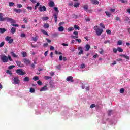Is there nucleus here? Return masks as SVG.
Masks as SVG:
<instances>
[{
  "label": "nucleus",
  "mask_w": 130,
  "mask_h": 130,
  "mask_svg": "<svg viewBox=\"0 0 130 130\" xmlns=\"http://www.w3.org/2000/svg\"><path fill=\"white\" fill-rule=\"evenodd\" d=\"M1 59L3 61V62H8L9 60L10 61H13V59H12V57L11 56L8 55L7 57L5 55H2L1 56Z\"/></svg>",
  "instance_id": "f257e3e1"
},
{
  "label": "nucleus",
  "mask_w": 130,
  "mask_h": 130,
  "mask_svg": "<svg viewBox=\"0 0 130 130\" xmlns=\"http://www.w3.org/2000/svg\"><path fill=\"white\" fill-rule=\"evenodd\" d=\"M16 72L19 76H24V75H26V72H23V69H17Z\"/></svg>",
  "instance_id": "f03ea898"
},
{
  "label": "nucleus",
  "mask_w": 130,
  "mask_h": 130,
  "mask_svg": "<svg viewBox=\"0 0 130 130\" xmlns=\"http://www.w3.org/2000/svg\"><path fill=\"white\" fill-rule=\"evenodd\" d=\"M5 21H7L8 23H11V24H15L16 21L12 18H10L8 17H5Z\"/></svg>",
  "instance_id": "7ed1b4c3"
},
{
  "label": "nucleus",
  "mask_w": 130,
  "mask_h": 130,
  "mask_svg": "<svg viewBox=\"0 0 130 130\" xmlns=\"http://www.w3.org/2000/svg\"><path fill=\"white\" fill-rule=\"evenodd\" d=\"M11 37H9V36H7L5 38L6 40H7L8 42V43L11 44V43H13V42H14V39H11Z\"/></svg>",
  "instance_id": "20e7f679"
},
{
  "label": "nucleus",
  "mask_w": 130,
  "mask_h": 130,
  "mask_svg": "<svg viewBox=\"0 0 130 130\" xmlns=\"http://www.w3.org/2000/svg\"><path fill=\"white\" fill-rule=\"evenodd\" d=\"M39 11H40V12H43V11L45 12V11H46V7L45 6L40 5Z\"/></svg>",
  "instance_id": "39448f33"
},
{
  "label": "nucleus",
  "mask_w": 130,
  "mask_h": 130,
  "mask_svg": "<svg viewBox=\"0 0 130 130\" xmlns=\"http://www.w3.org/2000/svg\"><path fill=\"white\" fill-rule=\"evenodd\" d=\"M103 32V29H100V28H97V30L96 31V33L98 36H100V35L102 34Z\"/></svg>",
  "instance_id": "423d86ee"
},
{
  "label": "nucleus",
  "mask_w": 130,
  "mask_h": 130,
  "mask_svg": "<svg viewBox=\"0 0 130 130\" xmlns=\"http://www.w3.org/2000/svg\"><path fill=\"white\" fill-rule=\"evenodd\" d=\"M66 81H67V82H71V83H74V79L73 78V76H69L67 77Z\"/></svg>",
  "instance_id": "0eeeda50"
},
{
  "label": "nucleus",
  "mask_w": 130,
  "mask_h": 130,
  "mask_svg": "<svg viewBox=\"0 0 130 130\" xmlns=\"http://www.w3.org/2000/svg\"><path fill=\"white\" fill-rule=\"evenodd\" d=\"M13 81L14 84H20V79L18 77H16L14 78Z\"/></svg>",
  "instance_id": "6e6552de"
},
{
  "label": "nucleus",
  "mask_w": 130,
  "mask_h": 130,
  "mask_svg": "<svg viewBox=\"0 0 130 130\" xmlns=\"http://www.w3.org/2000/svg\"><path fill=\"white\" fill-rule=\"evenodd\" d=\"M48 5L50 8H53V7L55 6V4L54 3V2H53V1H50L48 3Z\"/></svg>",
  "instance_id": "1a4fd4ad"
},
{
  "label": "nucleus",
  "mask_w": 130,
  "mask_h": 130,
  "mask_svg": "<svg viewBox=\"0 0 130 130\" xmlns=\"http://www.w3.org/2000/svg\"><path fill=\"white\" fill-rule=\"evenodd\" d=\"M48 88H47V84H46L44 87H42L40 91V92H43L44 91H47Z\"/></svg>",
  "instance_id": "9d476101"
},
{
  "label": "nucleus",
  "mask_w": 130,
  "mask_h": 130,
  "mask_svg": "<svg viewBox=\"0 0 130 130\" xmlns=\"http://www.w3.org/2000/svg\"><path fill=\"white\" fill-rule=\"evenodd\" d=\"M16 63L18 67H19L20 68H24V65L22 62H21V61H16Z\"/></svg>",
  "instance_id": "9b49d317"
},
{
  "label": "nucleus",
  "mask_w": 130,
  "mask_h": 130,
  "mask_svg": "<svg viewBox=\"0 0 130 130\" xmlns=\"http://www.w3.org/2000/svg\"><path fill=\"white\" fill-rule=\"evenodd\" d=\"M6 17H4V14L0 13V22H4Z\"/></svg>",
  "instance_id": "f8f14e48"
},
{
  "label": "nucleus",
  "mask_w": 130,
  "mask_h": 130,
  "mask_svg": "<svg viewBox=\"0 0 130 130\" xmlns=\"http://www.w3.org/2000/svg\"><path fill=\"white\" fill-rule=\"evenodd\" d=\"M23 61L24 63L26 64V66H28V64H30V63H31V61H30V60L29 59H24Z\"/></svg>",
  "instance_id": "ddd939ff"
},
{
  "label": "nucleus",
  "mask_w": 130,
  "mask_h": 130,
  "mask_svg": "<svg viewBox=\"0 0 130 130\" xmlns=\"http://www.w3.org/2000/svg\"><path fill=\"white\" fill-rule=\"evenodd\" d=\"M119 56H120L121 57H123L124 58H125L126 59H129V57L126 55L125 54H120L119 55Z\"/></svg>",
  "instance_id": "4468645a"
},
{
  "label": "nucleus",
  "mask_w": 130,
  "mask_h": 130,
  "mask_svg": "<svg viewBox=\"0 0 130 130\" xmlns=\"http://www.w3.org/2000/svg\"><path fill=\"white\" fill-rule=\"evenodd\" d=\"M14 12H16V13H22V9H17V8H14L13 9Z\"/></svg>",
  "instance_id": "2eb2a0df"
},
{
  "label": "nucleus",
  "mask_w": 130,
  "mask_h": 130,
  "mask_svg": "<svg viewBox=\"0 0 130 130\" xmlns=\"http://www.w3.org/2000/svg\"><path fill=\"white\" fill-rule=\"evenodd\" d=\"M91 3L93 5H99V1L98 0H91Z\"/></svg>",
  "instance_id": "dca6fc26"
},
{
  "label": "nucleus",
  "mask_w": 130,
  "mask_h": 130,
  "mask_svg": "<svg viewBox=\"0 0 130 130\" xmlns=\"http://www.w3.org/2000/svg\"><path fill=\"white\" fill-rule=\"evenodd\" d=\"M86 51H89L90 50V48H91V46L89 44H86L85 45Z\"/></svg>",
  "instance_id": "f3484780"
},
{
  "label": "nucleus",
  "mask_w": 130,
  "mask_h": 130,
  "mask_svg": "<svg viewBox=\"0 0 130 130\" xmlns=\"http://www.w3.org/2000/svg\"><path fill=\"white\" fill-rule=\"evenodd\" d=\"M10 32L12 34H14L15 33H16V28L15 27H12L11 28V29L10 30Z\"/></svg>",
  "instance_id": "a211bd4d"
},
{
  "label": "nucleus",
  "mask_w": 130,
  "mask_h": 130,
  "mask_svg": "<svg viewBox=\"0 0 130 130\" xmlns=\"http://www.w3.org/2000/svg\"><path fill=\"white\" fill-rule=\"evenodd\" d=\"M11 54L12 56H13V57H15V58H18V57H19V56L15 54V53H14L13 52H11Z\"/></svg>",
  "instance_id": "6ab92c4d"
},
{
  "label": "nucleus",
  "mask_w": 130,
  "mask_h": 130,
  "mask_svg": "<svg viewBox=\"0 0 130 130\" xmlns=\"http://www.w3.org/2000/svg\"><path fill=\"white\" fill-rule=\"evenodd\" d=\"M7 32V29L4 28H0V33L3 34Z\"/></svg>",
  "instance_id": "aec40b11"
},
{
  "label": "nucleus",
  "mask_w": 130,
  "mask_h": 130,
  "mask_svg": "<svg viewBox=\"0 0 130 130\" xmlns=\"http://www.w3.org/2000/svg\"><path fill=\"white\" fill-rule=\"evenodd\" d=\"M80 6V3L79 2H75L74 5V7L75 8H79V6Z\"/></svg>",
  "instance_id": "412c9836"
},
{
  "label": "nucleus",
  "mask_w": 130,
  "mask_h": 130,
  "mask_svg": "<svg viewBox=\"0 0 130 130\" xmlns=\"http://www.w3.org/2000/svg\"><path fill=\"white\" fill-rule=\"evenodd\" d=\"M64 30V28H63V26H60L58 27V31H59V32H63Z\"/></svg>",
  "instance_id": "4be33fe9"
},
{
  "label": "nucleus",
  "mask_w": 130,
  "mask_h": 130,
  "mask_svg": "<svg viewBox=\"0 0 130 130\" xmlns=\"http://www.w3.org/2000/svg\"><path fill=\"white\" fill-rule=\"evenodd\" d=\"M54 16V19L55 20V23H57V15H56V14H55L53 15Z\"/></svg>",
  "instance_id": "5701e85b"
},
{
  "label": "nucleus",
  "mask_w": 130,
  "mask_h": 130,
  "mask_svg": "<svg viewBox=\"0 0 130 130\" xmlns=\"http://www.w3.org/2000/svg\"><path fill=\"white\" fill-rule=\"evenodd\" d=\"M83 9H84V10H85L87 12L88 11V9H89L88 5H84L83 6Z\"/></svg>",
  "instance_id": "b1692460"
},
{
  "label": "nucleus",
  "mask_w": 130,
  "mask_h": 130,
  "mask_svg": "<svg viewBox=\"0 0 130 130\" xmlns=\"http://www.w3.org/2000/svg\"><path fill=\"white\" fill-rule=\"evenodd\" d=\"M24 82H29L30 78L28 77H26L23 79Z\"/></svg>",
  "instance_id": "393cba45"
},
{
  "label": "nucleus",
  "mask_w": 130,
  "mask_h": 130,
  "mask_svg": "<svg viewBox=\"0 0 130 130\" xmlns=\"http://www.w3.org/2000/svg\"><path fill=\"white\" fill-rule=\"evenodd\" d=\"M6 73L8 74V75H10V76H12L13 75V73H12V71L10 70H8L6 71Z\"/></svg>",
  "instance_id": "a878e982"
},
{
  "label": "nucleus",
  "mask_w": 130,
  "mask_h": 130,
  "mask_svg": "<svg viewBox=\"0 0 130 130\" xmlns=\"http://www.w3.org/2000/svg\"><path fill=\"white\" fill-rule=\"evenodd\" d=\"M52 77H50V76H45L44 77V79H45L46 81H47V80H49V79H52Z\"/></svg>",
  "instance_id": "bb28decb"
},
{
  "label": "nucleus",
  "mask_w": 130,
  "mask_h": 130,
  "mask_svg": "<svg viewBox=\"0 0 130 130\" xmlns=\"http://www.w3.org/2000/svg\"><path fill=\"white\" fill-rule=\"evenodd\" d=\"M41 32L43 33V34H44V35H47V36H48V34L47 33V32L45 31V30L42 29Z\"/></svg>",
  "instance_id": "cd10ccee"
},
{
  "label": "nucleus",
  "mask_w": 130,
  "mask_h": 130,
  "mask_svg": "<svg viewBox=\"0 0 130 130\" xmlns=\"http://www.w3.org/2000/svg\"><path fill=\"white\" fill-rule=\"evenodd\" d=\"M122 4H127V0H119Z\"/></svg>",
  "instance_id": "c85d7f7f"
},
{
  "label": "nucleus",
  "mask_w": 130,
  "mask_h": 130,
  "mask_svg": "<svg viewBox=\"0 0 130 130\" xmlns=\"http://www.w3.org/2000/svg\"><path fill=\"white\" fill-rule=\"evenodd\" d=\"M117 50L119 51V52H123V49H122V48L121 47H118Z\"/></svg>",
  "instance_id": "c756f323"
},
{
  "label": "nucleus",
  "mask_w": 130,
  "mask_h": 130,
  "mask_svg": "<svg viewBox=\"0 0 130 130\" xmlns=\"http://www.w3.org/2000/svg\"><path fill=\"white\" fill-rule=\"evenodd\" d=\"M69 32H72V31H74V27H70L68 28Z\"/></svg>",
  "instance_id": "7c9ffc66"
},
{
  "label": "nucleus",
  "mask_w": 130,
  "mask_h": 130,
  "mask_svg": "<svg viewBox=\"0 0 130 130\" xmlns=\"http://www.w3.org/2000/svg\"><path fill=\"white\" fill-rule=\"evenodd\" d=\"M21 54L22 55V56H23V57H26V56H27V55H28L27 54V53H26V52H23L21 53Z\"/></svg>",
  "instance_id": "2f4dec72"
},
{
  "label": "nucleus",
  "mask_w": 130,
  "mask_h": 130,
  "mask_svg": "<svg viewBox=\"0 0 130 130\" xmlns=\"http://www.w3.org/2000/svg\"><path fill=\"white\" fill-rule=\"evenodd\" d=\"M30 93H35V89L33 87H31L30 88Z\"/></svg>",
  "instance_id": "473e14b6"
},
{
  "label": "nucleus",
  "mask_w": 130,
  "mask_h": 130,
  "mask_svg": "<svg viewBox=\"0 0 130 130\" xmlns=\"http://www.w3.org/2000/svg\"><path fill=\"white\" fill-rule=\"evenodd\" d=\"M44 28H49V24H48V23H45L44 24Z\"/></svg>",
  "instance_id": "72a5a7b5"
},
{
  "label": "nucleus",
  "mask_w": 130,
  "mask_h": 130,
  "mask_svg": "<svg viewBox=\"0 0 130 130\" xmlns=\"http://www.w3.org/2000/svg\"><path fill=\"white\" fill-rule=\"evenodd\" d=\"M105 13L107 17H110L111 15V14H110L108 11H105Z\"/></svg>",
  "instance_id": "f704fd0d"
},
{
  "label": "nucleus",
  "mask_w": 130,
  "mask_h": 130,
  "mask_svg": "<svg viewBox=\"0 0 130 130\" xmlns=\"http://www.w3.org/2000/svg\"><path fill=\"white\" fill-rule=\"evenodd\" d=\"M9 7H13V6H15V3H14V2H9Z\"/></svg>",
  "instance_id": "c9c22d12"
},
{
  "label": "nucleus",
  "mask_w": 130,
  "mask_h": 130,
  "mask_svg": "<svg viewBox=\"0 0 130 130\" xmlns=\"http://www.w3.org/2000/svg\"><path fill=\"white\" fill-rule=\"evenodd\" d=\"M49 19V18H48V17H42V20L43 21H47V20H48Z\"/></svg>",
  "instance_id": "e433bc0d"
},
{
  "label": "nucleus",
  "mask_w": 130,
  "mask_h": 130,
  "mask_svg": "<svg viewBox=\"0 0 130 130\" xmlns=\"http://www.w3.org/2000/svg\"><path fill=\"white\" fill-rule=\"evenodd\" d=\"M74 29H75V30H80V27H79L78 25H75Z\"/></svg>",
  "instance_id": "4c0bfd02"
},
{
  "label": "nucleus",
  "mask_w": 130,
  "mask_h": 130,
  "mask_svg": "<svg viewBox=\"0 0 130 130\" xmlns=\"http://www.w3.org/2000/svg\"><path fill=\"white\" fill-rule=\"evenodd\" d=\"M33 80L34 81H37L38 80H39V78L38 77V76H34L33 77Z\"/></svg>",
  "instance_id": "58836bf2"
},
{
  "label": "nucleus",
  "mask_w": 130,
  "mask_h": 130,
  "mask_svg": "<svg viewBox=\"0 0 130 130\" xmlns=\"http://www.w3.org/2000/svg\"><path fill=\"white\" fill-rule=\"evenodd\" d=\"M54 10L57 13H58L59 12V11L58 10V8H57V7H54Z\"/></svg>",
  "instance_id": "ea45409f"
},
{
  "label": "nucleus",
  "mask_w": 130,
  "mask_h": 130,
  "mask_svg": "<svg viewBox=\"0 0 130 130\" xmlns=\"http://www.w3.org/2000/svg\"><path fill=\"white\" fill-rule=\"evenodd\" d=\"M100 51L99 52V53H100V54H103V52H104V50H103V49L101 48V49H100Z\"/></svg>",
  "instance_id": "a19ab883"
},
{
  "label": "nucleus",
  "mask_w": 130,
  "mask_h": 130,
  "mask_svg": "<svg viewBox=\"0 0 130 130\" xmlns=\"http://www.w3.org/2000/svg\"><path fill=\"white\" fill-rule=\"evenodd\" d=\"M100 27H101V28H103V29H105V26H104V25H103V23H101L100 24Z\"/></svg>",
  "instance_id": "79ce46f5"
},
{
  "label": "nucleus",
  "mask_w": 130,
  "mask_h": 130,
  "mask_svg": "<svg viewBox=\"0 0 130 130\" xmlns=\"http://www.w3.org/2000/svg\"><path fill=\"white\" fill-rule=\"evenodd\" d=\"M120 93H121V94H123V93H124V89L121 88L120 89Z\"/></svg>",
  "instance_id": "37998d69"
},
{
  "label": "nucleus",
  "mask_w": 130,
  "mask_h": 130,
  "mask_svg": "<svg viewBox=\"0 0 130 130\" xmlns=\"http://www.w3.org/2000/svg\"><path fill=\"white\" fill-rule=\"evenodd\" d=\"M23 22H24V23H28V18H24L23 19Z\"/></svg>",
  "instance_id": "c03bdc74"
},
{
  "label": "nucleus",
  "mask_w": 130,
  "mask_h": 130,
  "mask_svg": "<svg viewBox=\"0 0 130 130\" xmlns=\"http://www.w3.org/2000/svg\"><path fill=\"white\" fill-rule=\"evenodd\" d=\"M49 84L50 85V88H53V87H54L53 84H52V83H51V81L49 82Z\"/></svg>",
  "instance_id": "a18cd8bd"
},
{
  "label": "nucleus",
  "mask_w": 130,
  "mask_h": 130,
  "mask_svg": "<svg viewBox=\"0 0 130 130\" xmlns=\"http://www.w3.org/2000/svg\"><path fill=\"white\" fill-rule=\"evenodd\" d=\"M15 66L14 65H11L9 67V70H12V69H14V68H15Z\"/></svg>",
  "instance_id": "49530a36"
},
{
  "label": "nucleus",
  "mask_w": 130,
  "mask_h": 130,
  "mask_svg": "<svg viewBox=\"0 0 130 130\" xmlns=\"http://www.w3.org/2000/svg\"><path fill=\"white\" fill-rule=\"evenodd\" d=\"M17 8H22L23 5L22 4H17Z\"/></svg>",
  "instance_id": "de8ad7c7"
},
{
  "label": "nucleus",
  "mask_w": 130,
  "mask_h": 130,
  "mask_svg": "<svg viewBox=\"0 0 130 130\" xmlns=\"http://www.w3.org/2000/svg\"><path fill=\"white\" fill-rule=\"evenodd\" d=\"M5 45V42H2L0 44V47H3Z\"/></svg>",
  "instance_id": "09e8293b"
},
{
  "label": "nucleus",
  "mask_w": 130,
  "mask_h": 130,
  "mask_svg": "<svg viewBox=\"0 0 130 130\" xmlns=\"http://www.w3.org/2000/svg\"><path fill=\"white\" fill-rule=\"evenodd\" d=\"M85 67L86 66L85 65V64H81L80 66L81 69H84L85 68Z\"/></svg>",
  "instance_id": "8fccbe9b"
},
{
  "label": "nucleus",
  "mask_w": 130,
  "mask_h": 130,
  "mask_svg": "<svg viewBox=\"0 0 130 130\" xmlns=\"http://www.w3.org/2000/svg\"><path fill=\"white\" fill-rule=\"evenodd\" d=\"M71 37L73 39H76L77 38H79V36H71Z\"/></svg>",
  "instance_id": "3c124183"
},
{
  "label": "nucleus",
  "mask_w": 130,
  "mask_h": 130,
  "mask_svg": "<svg viewBox=\"0 0 130 130\" xmlns=\"http://www.w3.org/2000/svg\"><path fill=\"white\" fill-rule=\"evenodd\" d=\"M37 84L39 85V86H41L42 85V82L40 81H38L37 82Z\"/></svg>",
  "instance_id": "603ef678"
},
{
  "label": "nucleus",
  "mask_w": 130,
  "mask_h": 130,
  "mask_svg": "<svg viewBox=\"0 0 130 130\" xmlns=\"http://www.w3.org/2000/svg\"><path fill=\"white\" fill-rule=\"evenodd\" d=\"M73 34H74V35H76V36H78V35H79V32L78 31H74L73 32Z\"/></svg>",
  "instance_id": "864d4df0"
},
{
  "label": "nucleus",
  "mask_w": 130,
  "mask_h": 130,
  "mask_svg": "<svg viewBox=\"0 0 130 130\" xmlns=\"http://www.w3.org/2000/svg\"><path fill=\"white\" fill-rule=\"evenodd\" d=\"M106 33L107 34H111V31L109 29L106 30Z\"/></svg>",
  "instance_id": "5fc2aeb1"
},
{
  "label": "nucleus",
  "mask_w": 130,
  "mask_h": 130,
  "mask_svg": "<svg viewBox=\"0 0 130 130\" xmlns=\"http://www.w3.org/2000/svg\"><path fill=\"white\" fill-rule=\"evenodd\" d=\"M94 107H96V105L94 104H92L90 105V108H94Z\"/></svg>",
  "instance_id": "6e6d98bb"
},
{
  "label": "nucleus",
  "mask_w": 130,
  "mask_h": 130,
  "mask_svg": "<svg viewBox=\"0 0 130 130\" xmlns=\"http://www.w3.org/2000/svg\"><path fill=\"white\" fill-rule=\"evenodd\" d=\"M26 37V35L24 33H22L20 35V37L24 38Z\"/></svg>",
  "instance_id": "4d7b16f0"
},
{
  "label": "nucleus",
  "mask_w": 130,
  "mask_h": 130,
  "mask_svg": "<svg viewBox=\"0 0 130 130\" xmlns=\"http://www.w3.org/2000/svg\"><path fill=\"white\" fill-rule=\"evenodd\" d=\"M75 40L79 42V43H81V42H82V40L80 39H76Z\"/></svg>",
  "instance_id": "13d9d810"
},
{
  "label": "nucleus",
  "mask_w": 130,
  "mask_h": 130,
  "mask_svg": "<svg viewBox=\"0 0 130 130\" xmlns=\"http://www.w3.org/2000/svg\"><path fill=\"white\" fill-rule=\"evenodd\" d=\"M79 55H81V54H84V51L81 50L78 53Z\"/></svg>",
  "instance_id": "bf43d9fd"
},
{
  "label": "nucleus",
  "mask_w": 130,
  "mask_h": 130,
  "mask_svg": "<svg viewBox=\"0 0 130 130\" xmlns=\"http://www.w3.org/2000/svg\"><path fill=\"white\" fill-rule=\"evenodd\" d=\"M117 44H118V45H121L122 44V41H118Z\"/></svg>",
  "instance_id": "052dcab7"
},
{
  "label": "nucleus",
  "mask_w": 130,
  "mask_h": 130,
  "mask_svg": "<svg viewBox=\"0 0 130 130\" xmlns=\"http://www.w3.org/2000/svg\"><path fill=\"white\" fill-rule=\"evenodd\" d=\"M111 112H112V110H109L108 112V115H111Z\"/></svg>",
  "instance_id": "680f3d73"
},
{
  "label": "nucleus",
  "mask_w": 130,
  "mask_h": 130,
  "mask_svg": "<svg viewBox=\"0 0 130 130\" xmlns=\"http://www.w3.org/2000/svg\"><path fill=\"white\" fill-rule=\"evenodd\" d=\"M33 41H35V42H36L37 41V38L36 37L32 38Z\"/></svg>",
  "instance_id": "e2e57ef3"
},
{
  "label": "nucleus",
  "mask_w": 130,
  "mask_h": 130,
  "mask_svg": "<svg viewBox=\"0 0 130 130\" xmlns=\"http://www.w3.org/2000/svg\"><path fill=\"white\" fill-rule=\"evenodd\" d=\"M11 25H12V26H13V27H19L18 24H15L14 23H12Z\"/></svg>",
  "instance_id": "0e129e2a"
},
{
  "label": "nucleus",
  "mask_w": 130,
  "mask_h": 130,
  "mask_svg": "<svg viewBox=\"0 0 130 130\" xmlns=\"http://www.w3.org/2000/svg\"><path fill=\"white\" fill-rule=\"evenodd\" d=\"M110 11L112 12V13H114V12H115V9H110Z\"/></svg>",
  "instance_id": "69168bd1"
},
{
  "label": "nucleus",
  "mask_w": 130,
  "mask_h": 130,
  "mask_svg": "<svg viewBox=\"0 0 130 130\" xmlns=\"http://www.w3.org/2000/svg\"><path fill=\"white\" fill-rule=\"evenodd\" d=\"M59 58L60 61H61V60H62V59H63L62 55L59 56Z\"/></svg>",
  "instance_id": "338daca9"
},
{
  "label": "nucleus",
  "mask_w": 130,
  "mask_h": 130,
  "mask_svg": "<svg viewBox=\"0 0 130 130\" xmlns=\"http://www.w3.org/2000/svg\"><path fill=\"white\" fill-rule=\"evenodd\" d=\"M27 10H30V11H32V8L31 6H28L27 7Z\"/></svg>",
  "instance_id": "774afa93"
}]
</instances>
